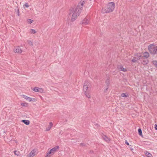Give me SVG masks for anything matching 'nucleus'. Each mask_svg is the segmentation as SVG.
<instances>
[{
    "instance_id": "1a4fd4ad",
    "label": "nucleus",
    "mask_w": 157,
    "mask_h": 157,
    "mask_svg": "<svg viewBox=\"0 0 157 157\" xmlns=\"http://www.w3.org/2000/svg\"><path fill=\"white\" fill-rule=\"evenodd\" d=\"M37 153V151L36 149L33 150L28 155V157H33Z\"/></svg>"
},
{
    "instance_id": "b1692460",
    "label": "nucleus",
    "mask_w": 157,
    "mask_h": 157,
    "mask_svg": "<svg viewBox=\"0 0 157 157\" xmlns=\"http://www.w3.org/2000/svg\"><path fill=\"white\" fill-rule=\"evenodd\" d=\"M28 104L27 103H21V105L22 106L26 107L27 105Z\"/></svg>"
},
{
    "instance_id": "6ab92c4d",
    "label": "nucleus",
    "mask_w": 157,
    "mask_h": 157,
    "mask_svg": "<svg viewBox=\"0 0 157 157\" xmlns=\"http://www.w3.org/2000/svg\"><path fill=\"white\" fill-rule=\"evenodd\" d=\"M13 152L15 155H16L18 156H20L21 155V153H20V152L18 151H13Z\"/></svg>"
},
{
    "instance_id": "423d86ee",
    "label": "nucleus",
    "mask_w": 157,
    "mask_h": 157,
    "mask_svg": "<svg viewBox=\"0 0 157 157\" xmlns=\"http://www.w3.org/2000/svg\"><path fill=\"white\" fill-rule=\"evenodd\" d=\"M22 96L24 98L29 102L32 101L36 102L37 101L36 99L29 97L25 95H22Z\"/></svg>"
},
{
    "instance_id": "20e7f679",
    "label": "nucleus",
    "mask_w": 157,
    "mask_h": 157,
    "mask_svg": "<svg viewBox=\"0 0 157 157\" xmlns=\"http://www.w3.org/2000/svg\"><path fill=\"white\" fill-rule=\"evenodd\" d=\"M148 49L151 54H155L157 53V46L153 44H150L148 47Z\"/></svg>"
},
{
    "instance_id": "4be33fe9",
    "label": "nucleus",
    "mask_w": 157,
    "mask_h": 157,
    "mask_svg": "<svg viewBox=\"0 0 157 157\" xmlns=\"http://www.w3.org/2000/svg\"><path fill=\"white\" fill-rule=\"evenodd\" d=\"M30 32L32 34H35L36 33V31L35 29H31Z\"/></svg>"
},
{
    "instance_id": "9d476101",
    "label": "nucleus",
    "mask_w": 157,
    "mask_h": 157,
    "mask_svg": "<svg viewBox=\"0 0 157 157\" xmlns=\"http://www.w3.org/2000/svg\"><path fill=\"white\" fill-rule=\"evenodd\" d=\"M32 90L36 92H39L41 93H43L44 90L42 88H40L38 87H35Z\"/></svg>"
},
{
    "instance_id": "0eeeda50",
    "label": "nucleus",
    "mask_w": 157,
    "mask_h": 157,
    "mask_svg": "<svg viewBox=\"0 0 157 157\" xmlns=\"http://www.w3.org/2000/svg\"><path fill=\"white\" fill-rule=\"evenodd\" d=\"M86 0H81L78 3V6L77 7H78L79 9V10L81 11V10H82L84 5L86 3Z\"/></svg>"
},
{
    "instance_id": "412c9836",
    "label": "nucleus",
    "mask_w": 157,
    "mask_h": 157,
    "mask_svg": "<svg viewBox=\"0 0 157 157\" xmlns=\"http://www.w3.org/2000/svg\"><path fill=\"white\" fill-rule=\"evenodd\" d=\"M27 22L28 24H30L33 22V21L31 19H29L27 20Z\"/></svg>"
},
{
    "instance_id": "f8f14e48",
    "label": "nucleus",
    "mask_w": 157,
    "mask_h": 157,
    "mask_svg": "<svg viewBox=\"0 0 157 157\" xmlns=\"http://www.w3.org/2000/svg\"><path fill=\"white\" fill-rule=\"evenodd\" d=\"M53 123L52 122H49V124L46 127L45 131H48L50 130L53 126Z\"/></svg>"
},
{
    "instance_id": "dca6fc26",
    "label": "nucleus",
    "mask_w": 157,
    "mask_h": 157,
    "mask_svg": "<svg viewBox=\"0 0 157 157\" xmlns=\"http://www.w3.org/2000/svg\"><path fill=\"white\" fill-rule=\"evenodd\" d=\"M21 122L24 123L25 124L28 125L30 124V121L28 120H23L21 121Z\"/></svg>"
},
{
    "instance_id": "f257e3e1",
    "label": "nucleus",
    "mask_w": 157,
    "mask_h": 157,
    "mask_svg": "<svg viewBox=\"0 0 157 157\" xmlns=\"http://www.w3.org/2000/svg\"><path fill=\"white\" fill-rule=\"evenodd\" d=\"M91 88V83L88 81L85 82L83 86V93L88 98H90L91 97L90 90Z\"/></svg>"
},
{
    "instance_id": "2eb2a0df",
    "label": "nucleus",
    "mask_w": 157,
    "mask_h": 157,
    "mask_svg": "<svg viewBox=\"0 0 157 157\" xmlns=\"http://www.w3.org/2000/svg\"><path fill=\"white\" fill-rule=\"evenodd\" d=\"M149 56V54L147 52H145L143 53V57L145 58H147Z\"/></svg>"
},
{
    "instance_id": "9b49d317",
    "label": "nucleus",
    "mask_w": 157,
    "mask_h": 157,
    "mask_svg": "<svg viewBox=\"0 0 157 157\" xmlns=\"http://www.w3.org/2000/svg\"><path fill=\"white\" fill-rule=\"evenodd\" d=\"M90 23L89 19L88 18H85L82 21V24L83 25H88Z\"/></svg>"
},
{
    "instance_id": "aec40b11",
    "label": "nucleus",
    "mask_w": 157,
    "mask_h": 157,
    "mask_svg": "<svg viewBox=\"0 0 157 157\" xmlns=\"http://www.w3.org/2000/svg\"><path fill=\"white\" fill-rule=\"evenodd\" d=\"M152 63L155 67L157 68V60H153L152 62Z\"/></svg>"
},
{
    "instance_id": "c756f323",
    "label": "nucleus",
    "mask_w": 157,
    "mask_h": 157,
    "mask_svg": "<svg viewBox=\"0 0 157 157\" xmlns=\"http://www.w3.org/2000/svg\"><path fill=\"white\" fill-rule=\"evenodd\" d=\"M155 128L156 130H157V125L156 124L155 125Z\"/></svg>"
},
{
    "instance_id": "6e6552de",
    "label": "nucleus",
    "mask_w": 157,
    "mask_h": 157,
    "mask_svg": "<svg viewBox=\"0 0 157 157\" xmlns=\"http://www.w3.org/2000/svg\"><path fill=\"white\" fill-rule=\"evenodd\" d=\"M13 52L15 53L21 54L23 52V50L20 46H17L14 48Z\"/></svg>"
},
{
    "instance_id": "cd10ccee",
    "label": "nucleus",
    "mask_w": 157,
    "mask_h": 157,
    "mask_svg": "<svg viewBox=\"0 0 157 157\" xmlns=\"http://www.w3.org/2000/svg\"><path fill=\"white\" fill-rule=\"evenodd\" d=\"M129 147L131 151H132L133 150V148L132 147V146L131 145L129 146Z\"/></svg>"
},
{
    "instance_id": "f3484780",
    "label": "nucleus",
    "mask_w": 157,
    "mask_h": 157,
    "mask_svg": "<svg viewBox=\"0 0 157 157\" xmlns=\"http://www.w3.org/2000/svg\"><path fill=\"white\" fill-rule=\"evenodd\" d=\"M144 153L147 157H152V155L147 151H145Z\"/></svg>"
},
{
    "instance_id": "bb28decb",
    "label": "nucleus",
    "mask_w": 157,
    "mask_h": 157,
    "mask_svg": "<svg viewBox=\"0 0 157 157\" xmlns=\"http://www.w3.org/2000/svg\"><path fill=\"white\" fill-rule=\"evenodd\" d=\"M121 96L123 97H127V96L124 93L122 94H121Z\"/></svg>"
},
{
    "instance_id": "a211bd4d",
    "label": "nucleus",
    "mask_w": 157,
    "mask_h": 157,
    "mask_svg": "<svg viewBox=\"0 0 157 157\" xmlns=\"http://www.w3.org/2000/svg\"><path fill=\"white\" fill-rule=\"evenodd\" d=\"M103 138L104 140H105L107 142H108L110 140V138L107 137L105 136H103Z\"/></svg>"
},
{
    "instance_id": "39448f33",
    "label": "nucleus",
    "mask_w": 157,
    "mask_h": 157,
    "mask_svg": "<svg viewBox=\"0 0 157 157\" xmlns=\"http://www.w3.org/2000/svg\"><path fill=\"white\" fill-rule=\"evenodd\" d=\"M59 148V146H56L50 149L47 153L45 157H51V155H53Z\"/></svg>"
},
{
    "instance_id": "5701e85b",
    "label": "nucleus",
    "mask_w": 157,
    "mask_h": 157,
    "mask_svg": "<svg viewBox=\"0 0 157 157\" xmlns=\"http://www.w3.org/2000/svg\"><path fill=\"white\" fill-rule=\"evenodd\" d=\"M138 132L139 135L142 137V134L141 129L140 128H139L138 130Z\"/></svg>"
},
{
    "instance_id": "f03ea898",
    "label": "nucleus",
    "mask_w": 157,
    "mask_h": 157,
    "mask_svg": "<svg viewBox=\"0 0 157 157\" xmlns=\"http://www.w3.org/2000/svg\"><path fill=\"white\" fill-rule=\"evenodd\" d=\"M115 7V4L114 2H111L108 3L102 9V13H104L112 12L114 10Z\"/></svg>"
},
{
    "instance_id": "7ed1b4c3",
    "label": "nucleus",
    "mask_w": 157,
    "mask_h": 157,
    "mask_svg": "<svg viewBox=\"0 0 157 157\" xmlns=\"http://www.w3.org/2000/svg\"><path fill=\"white\" fill-rule=\"evenodd\" d=\"M71 14H72L70 21L71 22H73L75 21L79 15L81 11L79 10L78 7L72 8L70 10Z\"/></svg>"
},
{
    "instance_id": "7c9ffc66",
    "label": "nucleus",
    "mask_w": 157,
    "mask_h": 157,
    "mask_svg": "<svg viewBox=\"0 0 157 157\" xmlns=\"http://www.w3.org/2000/svg\"><path fill=\"white\" fill-rule=\"evenodd\" d=\"M125 144H127L128 145H129V144L128 142L127 141H126L125 142Z\"/></svg>"
},
{
    "instance_id": "a878e982",
    "label": "nucleus",
    "mask_w": 157,
    "mask_h": 157,
    "mask_svg": "<svg viewBox=\"0 0 157 157\" xmlns=\"http://www.w3.org/2000/svg\"><path fill=\"white\" fill-rule=\"evenodd\" d=\"M28 44L30 46H32L33 45V43L31 40H28Z\"/></svg>"
},
{
    "instance_id": "393cba45",
    "label": "nucleus",
    "mask_w": 157,
    "mask_h": 157,
    "mask_svg": "<svg viewBox=\"0 0 157 157\" xmlns=\"http://www.w3.org/2000/svg\"><path fill=\"white\" fill-rule=\"evenodd\" d=\"M148 63V60H143V63L144 65H146Z\"/></svg>"
},
{
    "instance_id": "ddd939ff",
    "label": "nucleus",
    "mask_w": 157,
    "mask_h": 157,
    "mask_svg": "<svg viewBox=\"0 0 157 157\" xmlns=\"http://www.w3.org/2000/svg\"><path fill=\"white\" fill-rule=\"evenodd\" d=\"M118 69L119 70L124 72H125L127 71V69L124 68L122 66H120L118 67Z\"/></svg>"
},
{
    "instance_id": "c85d7f7f",
    "label": "nucleus",
    "mask_w": 157,
    "mask_h": 157,
    "mask_svg": "<svg viewBox=\"0 0 157 157\" xmlns=\"http://www.w3.org/2000/svg\"><path fill=\"white\" fill-rule=\"evenodd\" d=\"M24 6L27 8H28L29 7V5L27 3H25L24 5Z\"/></svg>"
},
{
    "instance_id": "4468645a",
    "label": "nucleus",
    "mask_w": 157,
    "mask_h": 157,
    "mask_svg": "<svg viewBox=\"0 0 157 157\" xmlns=\"http://www.w3.org/2000/svg\"><path fill=\"white\" fill-rule=\"evenodd\" d=\"M137 57L138 58H136V57H134L132 60V62L134 63H135L137 61L138 58L139 59H140L142 58V56L140 55L138 56Z\"/></svg>"
}]
</instances>
